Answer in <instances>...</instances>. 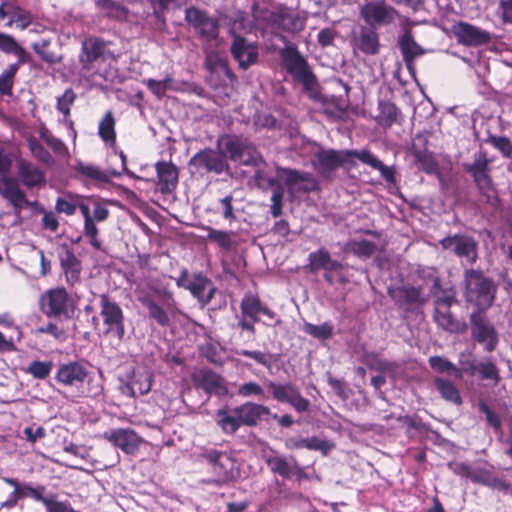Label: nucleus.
I'll return each instance as SVG.
<instances>
[{"label":"nucleus","instance_id":"4","mask_svg":"<svg viewBox=\"0 0 512 512\" xmlns=\"http://www.w3.org/2000/svg\"><path fill=\"white\" fill-rule=\"evenodd\" d=\"M465 285L466 300L475 304L477 310H486L492 305L496 287L491 279L485 277L480 271L466 270Z\"/></svg>","mask_w":512,"mask_h":512},{"label":"nucleus","instance_id":"63","mask_svg":"<svg viewBox=\"0 0 512 512\" xmlns=\"http://www.w3.org/2000/svg\"><path fill=\"white\" fill-rule=\"evenodd\" d=\"M490 143L497 148L503 156L512 159V143L506 137H490Z\"/></svg>","mask_w":512,"mask_h":512},{"label":"nucleus","instance_id":"20","mask_svg":"<svg viewBox=\"0 0 512 512\" xmlns=\"http://www.w3.org/2000/svg\"><path fill=\"white\" fill-rule=\"evenodd\" d=\"M453 32L459 43L478 46L490 41V33L465 22L454 25Z\"/></svg>","mask_w":512,"mask_h":512},{"label":"nucleus","instance_id":"25","mask_svg":"<svg viewBox=\"0 0 512 512\" xmlns=\"http://www.w3.org/2000/svg\"><path fill=\"white\" fill-rule=\"evenodd\" d=\"M388 292L392 300L399 306L421 305L426 301L419 287L404 285L390 288Z\"/></svg>","mask_w":512,"mask_h":512},{"label":"nucleus","instance_id":"9","mask_svg":"<svg viewBox=\"0 0 512 512\" xmlns=\"http://www.w3.org/2000/svg\"><path fill=\"white\" fill-rule=\"evenodd\" d=\"M185 20L194 29L199 39L213 41L218 38L219 19L211 16L207 11L194 6L189 7L185 10Z\"/></svg>","mask_w":512,"mask_h":512},{"label":"nucleus","instance_id":"45","mask_svg":"<svg viewBox=\"0 0 512 512\" xmlns=\"http://www.w3.org/2000/svg\"><path fill=\"white\" fill-rule=\"evenodd\" d=\"M115 119L111 111H107L99 123V136L105 142L115 143Z\"/></svg>","mask_w":512,"mask_h":512},{"label":"nucleus","instance_id":"29","mask_svg":"<svg viewBox=\"0 0 512 512\" xmlns=\"http://www.w3.org/2000/svg\"><path fill=\"white\" fill-rule=\"evenodd\" d=\"M489 160L483 152H479L471 164H465L466 170L474 178L479 189H488L490 186V178L488 176Z\"/></svg>","mask_w":512,"mask_h":512},{"label":"nucleus","instance_id":"12","mask_svg":"<svg viewBox=\"0 0 512 512\" xmlns=\"http://www.w3.org/2000/svg\"><path fill=\"white\" fill-rule=\"evenodd\" d=\"M440 245L467 264L475 263L478 258L477 242L470 236L461 234L447 236L440 240Z\"/></svg>","mask_w":512,"mask_h":512},{"label":"nucleus","instance_id":"17","mask_svg":"<svg viewBox=\"0 0 512 512\" xmlns=\"http://www.w3.org/2000/svg\"><path fill=\"white\" fill-rule=\"evenodd\" d=\"M104 438L126 454L135 453L142 442V438L130 428L111 429L104 433Z\"/></svg>","mask_w":512,"mask_h":512},{"label":"nucleus","instance_id":"40","mask_svg":"<svg viewBox=\"0 0 512 512\" xmlns=\"http://www.w3.org/2000/svg\"><path fill=\"white\" fill-rule=\"evenodd\" d=\"M434 383L443 399L455 405H460L462 403L459 390L451 381L443 378H436Z\"/></svg>","mask_w":512,"mask_h":512},{"label":"nucleus","instance_id":"11","mask_svg":"<svg viewBox=\"0 0 512 512\" xmlns=\"http://www.w3.org/2000/svg\"><path fill=\"white\" fill-rule=\"evenodd\" d=\"M359 13L361 18L372 28L390 25L398 15L397 10L384 1L367 2L361 6Z\"/></svg>","mask_w":512,"mask_h":512},{"label":"nucleus","instance_id":"41","mask_svg":"<svg viewBox=\"0 0 512 512\" xmlns=\"http://www.w3.org/2000/svg\"><path fill=\"white\" fill-rule=\"evenodd\" d=\"M263 304L261 300L252 294H247L243 297L240 308L243 316L250 318L253 322H257L258 314L262 310Z\"/></svg>","mask_w":512,"mask_h":512},{"label":"nucleus","instance_id":"21","mask_svg":"<svg viewBox=\"0 0 512 512\" xmlns=\"http://www.w3.org/2000/svg\"><path fill=\"white\" fill-rule=\"evenodd\" d=\"M351 43L354 48L367 55H375L379 52V35L375 28L362 26L355 32Z\"/></svg>","mask_w":512,"mask_h":512},{"label":"nucleus","instance_id":"33","mask_svg":"<svg viewBox=\"0 0 512 512\" xmlns=\"http://www.w3.org/2000/svg\"><path fill=\"white\" fill-rule=\"evenodd\" d=\"M308 260L312 272L320 269L327 272H335L342 269V264L338 260L332 259L329 252L324 249L310 253Z\"/></svg>","mask_w":512,"mask_h":512},{"label":"nucleus","instance_id":"3","mask_svg":"<svg viewBox=\"0 0 512 512\" xmlns=\"http://www.w3.org/2000/svg\"><path fill=\"white\" fill-rule=\"evenodd\" d=\"M55 380L65 392L75 398L97 397L103 390L102 385L94 383V376L88 365L79 361L60 364Z\"/></svg>","mask_w":512,"mask_h":512},{"label":"nucleus","instance_id":"15","mask_svg":"<svg viewBox=\"0 0 512 512\" xmlns=\"http://www.w3.org/2000/svg\"><path fill=\"white\" fill-rule=\"evenodd\" d=\"M225 151L232 161L243 165H257L261 161L256 148L246 139L236 137L227 139Z\"/></svg>","mask_w":512,"mask_h":512},{"label":"nucleus","instance_id":"5","mask_svg":"<svg viewBox=\"0 0 512 512\" xmlns=\"http://www.w3.org/2000/svg\"><path fill=\"white\" fill-rule=\"evenodd\" d=\"M200 456L212 468L215 479L211 480V483L223 486L235 482L240 477L236 461L229 453L216 449H205Z\"/></svg>","mask_w":512,"mask_h":512},{"label":"nucleus","instance_id":"22","mask_svg":"<svg viewBox=\"0 0 512 512\" xmlns=\"http://www.w3.org/2000/svg\"><path fill=\"white\" fill-rule=\"evenodd\" d=\"M398 44L407 69L414 75V59L423 55L425 50L414 40L410 30H406L404 34L399 37Z\"/></svg>","mask_w":512,"mask_h":512},{"label":"nucleus","instance_id":"26","mask_svg":"<svg viewBox=\"0 0 512 512\" xmlns=\"http://www.w3.org/2000/svg\"><path fill=\"white\" fill-rule=\"evenodd\" d=\"M18 176L27 188L41 189L45 184L44 173L35 165L25 160L17 162Z\"/></svg>","mask_w":512,"mask_h":512},{"label":"nucleus","instance_id":"55","mask_svg":"<svg viewBox=\"0 0 512 512\" xmlns=\"http://www.w3.org/2000/svg\"><path fill=\"white\" fill-rule=\"evenodd\" d=\"M78 171L86 177L99 183H106L109 179L106 173L94 166L79 164Z\"/></svg>","mask_w":512,"mask_h":512},{"label":"nucleus","instance_id":"35","mask_svg":"<svg viewBox=\"0 0 512 512\" xmlns=\"http://www.w3.org/2000/svg\"><path fill=\"white\" fill-rule=\"evenodd\" d=\"M400 114V110L394 103L382 100L378 103V113L375 116V121L378 125L387 129L398 121Z\"/></svg>","mask_w":512,"mask_h":512},{"label":"nucleus","instance_id":"37","mask_svg":"<svg viewBox=\"0 0 512 512\" xmlns=\"http://www.w3.org/2000/svg\"><path fill=\"white\" fill-rule=\"evenodd\" d=\"M472 481L499 491H507L509 488L508 483L484 468H475Z\"/></svg>","mask_w":512,"mask_h":512},{"label":"nucleus","instance_id":"23","mask_svg":"<svg viewBox=\"0 0 512 512\" xmlns=\"http://www.w3.org/2000/svg\"><path fill=\"white\" fill-rule=\"evenodd\" d=\"M61 268L65 274L66 281L74 285L80 281L82 271L81 261L76 257L71 249L66 245L62 246L59 253Z\"/></svg>","mask_w":512,"mask_h":512},{"label":"nucleus","instance_id":"2","mask_svg":"<svg viewBox=\"0 0 512 512\" xmlns=\"http://www.w3.org/2000/svg\"><path fill=\"white\" fill-rule=\"evenodd\" d=\"M284 67L293 79L302 85L303 92L315 103L319 104L323 112L333 116L335 108L345 112L349 104L335 96L326 97L320 91V84L311 70L306 59L295 48H287L282 52Z\"/></svg>","mask_w":512,"mask_h":512},{"label":"nucleus","instance_id":"28","mask_svg":"<svg viewBox=\"0 0 512 512\" xmlns=\"http://www.w3.org/2000/svg\"><path fill=\"white\" fill-rule=\"evenodd\" d=\"M170 300L172 298L168 295L164 307H162L149 295L140 298V302L148 310L149 316L162 327H167L170 324L169 312L172 307Z\"/></svg>","mask_w":512,"mask_h":512},{"label":"nucleus","instance_id":"24","mask_svg":"<svg viewBox=\"0 0 512 512\" xmlns=\"http://www.w3.org/2000/svg\"><path fill=\"white\" fill-rule=\"evenodd\" d=\"M235 412L242 425L248 427L256 426L261 419L270 415L268 407L254 402H245L235 407Z\"/></svg>","mask_w":512,"mask_h":512},{"label":"nucleus","instance_id":"13","mask_svg":"<svg viewBox=\"0 0 512 512\" xmlns=\"http://www.w3.org/2000/svg\"><path fill=\"white\" fill-rule=\"evenodd\" d=\"M266 387L271 391L273 399L290 404L297 412L302 413L309 409V400L302 397L298 388L293 384L276 383L269 380Z\"/></svg>","mask_w":512,"mask_h":512},{"label":"nucleus","instance_id":"43","mask_svg":"<svg viewBox=\"0 0 512 512\" xmlns=\"http://www.w3.org/2000/svg\"><path fill=\"white\" fill-rule=\"evenodd\" d=\"M349 154V170L355 167V159L359 160L365 165L370 166L372 169H375L377 166H380V160L375 157L368 149L362 150H347Z\"/></svg>","mask_w":512,"mask_h":512},{"label":"nucleus","instance_id":"31","mask_svg":"<svg viewBox=\"0 0 512 512\" xmlns=\"http://www.w3.org/2000/svg\"><path fill=\"white\" fill-rule=\"evenodd\" d=\"M107 48L105 41L99 38H89L82 44L80 62L83 68L89 69L90 64L103 57Z\"/></svg>","mask_w":512,"mask_h":512},{"label":"nucleus","instance_id":"8","mask_svg":"<svg viewBox=\"0 0 512 512\" xmlns=\"http://www.w3.org/2000/svg\"><path fill=\"white\" fill-rule=\"evenodd\" d=\"M100 315L105 326L104 334L122 341L125 330V317L120 305L107 294L99 296Z\"/></svg>","mask_w":512,"mask_h":512},{"label":"nucleus","instance_id":"1","mask_svg":"<svg viewBox=\"0 0 512 512\" xmlns=\"http://www.w3.org/2000/svg\"><path fill=\"white\" fill-rule=\"evenodd\" d=\"M284 67L293 79L302 85L303 92L315 103L319 104L323 112L333 116L335 108L345 112L349 104L335 96L326 97L320 91V84L311 70L306 59L295 48H287L282 52Z\"/></svg>","mask_w":512,"mask_h":512},{"label":"nucleus","instance_id":"49","mask_svg":"<svg viewBox=\"0 0 512 512\" xmlns=\"http://www.w3.org/2000/svg\"><path fill=\"white\" fill-rule=\"evenodd\" d=\"M11 167V160L3 155L0 157V192H20L14 188L13 182L7 177Z\"/></svg>","mask_w":512,"mask_h":512},{"label":"nucleus","instance_id":"62","mask_svg":"<svg viewBox=\"0 0 512 512\" xmlns=\"http://www.w3.org/2000/svg\"><path fill=\"white\" fill-rule=\"evenodd\" d=\"M153 8L154 14L160 17L171 4L177 6L186 4L188 0H148Z\"/></svg>","mask_w":512,"mask_h":512},{"label":"nucleus","instance_id":"6","mask_svg":"<svg viewBox=\"0 0 512 512\" xmlns=\"http://www.w3.org/2000/svg\"><path fill=\"white\" fill-rule=\"evenodd\" d=\"M40 310L48 317L69 319L73 316L75 303L65 288L57 287L44 292L39 300Z\"/></svg>","mask_w":512,"mask_h":512},{"label":"nucleus","instance_id":"57","mask_svg":"<svg viewBox=\"0 0 512 512\" xmlns=\"http://www.w3.org/2000/svg\"><path fill=\"white\" fill-rule=\"evenodd\" d=\"M237 394L241 397L258 396L265 398L263 388L256 382H246L239 386Z\"/></svg>","mask_w":512,"mask_h":512},{"label":"nucleus","instance_id":"16","mask_svg":"<svg viewBox=\"0 0 512 512\" xmlns=\"http://www.w3.org/2000/svg\"><path fill=\"white\" fill-rule=\"evenodd\" d=\"M152 386V373L144 367L134 369L127 380H120V391L123 395L136 397L147 394Z\"/></svg>","mask_w":512,"mask_h":512},{"label":"nucleus","instance_id":"34","mask_svg":"<svg viewBox=\"0 0 512 512\" xmlns=\"http://www.w3.org/2000/svg\"><path fill=\"white\" fill-rule=\"evenodd\" d=\"M216 423L225 434H234L242 425L234 408L224 407L216 412Z\"/></svg>","mask_w":512,"mask_h":512},{"label":"nucleus","instance_id":"39","mask_svg":"<svg viewBox=\"0 0 512 512\" xmlns=\"http://www.w3.org/2000/svg\"><path fill=\"white\" fill-rule=\"evenodd\" d=\"M411 154L414 157V163L427 173H435L437 171V164L433 160L431 153L426 149L418 148L414 143L411 147Z\"/></svg>","mask_w":512,"mask_h":512},{"label":"nucleus","instance_id":"61","mask_svg":"<svg viewBox=\"0 0 512 512\" xmlns=\"http://www.w3.org/2000/svg\"><path fill=\"white\" fill-rule=\"evenodd\" d=\"M75 97L72 89H67L61 97H58L57 108L65 117L70 114V105L74 102Z\"/></svg>","mask_w":512,"mask_h":512},{"label":"nucleus","instance_id":"14","mask_svg":"<svg viewBox=\"0 0 512 512\" xmlns=\"http://www.w3.org/2000/svg\"><path fill=\"white\" fill-rule=\"evenodd\" d=\"M349 154L347 150L321 149L314 154L313 165L323 174H329L338 168L349 170Z\"/></svg>","mask_w":512,"mask_h":512},{"label":"nucleus","instance_id":"50","mask_svg":"<svg viewBox=\"0 0 512 512\" xmlns=\"http://www.w3.org/2000/svg\"><path fill=\"white\" fill-rule=\"evenodd\" d=\"M303 331L308 335L313 336L314 338L326 340L332 336L333 326L328 322H325L321 325L305 323L303 325Z\"/></svg>","mask_w":512,"mask_h":512},{"label":"nucleus","instance_id":"64","mask_svg":"<svg viewBox=\"0 0 512 512\" xmlns=\"http://www.w3.org/2000/svg\"><path fill=\"white\" fill-rule=\"evenodd\" d=\"M306 449L321 451L323 454H327L328 451L332 448V445L326 441L322 440L318 437L306 438Z\"/></svg>","mask_w":512,"mask_h":512},{"label":"nucleus","instance_id":"59","mask_svg":"<svg viewBox=\"0 0 512 512\" xmlns=\"http://www.w3.org/2000/svg\"><path fill=\"white\" fill-rule=\"evenodd\" d=\"M172 84V78L166 77L163 80L148 79L146 81L147 87L158 97L165 94L166 90L170 88Z\"/></svg>","mask_w":512,"mask_h":512},{"label":"nucleus","instance_id":"56","mask_svg":"<svg viewBox=\"0 0 512 512\" xmlns=\"http://www.w3.org/2000/svg\"><path fill=\"white\" fill-rule=\"evenodd\" d=\"M280 25L289 32H299L304 29V21L297 16L289 14L281 15Z\"/></svg>","mask_w":512,"mask_h":512},{"label":"nucleus","instance_id":"54","mask_svg":"<svg viewBox=\"0 0 512 512\" xmlns=\"http://www.w3.org/2000/svg\"><path fill=\"white\" fill-rule=\"evenodd\" d=\"M18 70V64H11L1 75H0V93L11 94L13 86V78Z\"/></svg>","mask_w":512,"mask_h":512},{"label":"nucleus","instance_id":"53","mask_svg":"<svg viewBox=\"0 0 512 512\" xmlns=\"http://www.w3.org/2000/svg\"><path fill=\"white\" fill-rule=\"evenodd\" d=\"M51 370H52L51 362H44V361L36 360L29 364V366L26 369V372L35 378L45 379L46 377L49 376Z\"/></svg>","mask_w":512,"mask_h":512},{"label":"nucleus","instance_id":"10","mask_svg":"<svg viewBox=\"0 0 512 512\" xmlns=\"http://www.w3.org/2000/svg\"><path fill=\"white\" fill-rule=\"evenodd\" d=\"M484 311L476 310L470 315L471 334L474 340L484 345L486 351L491 352L497 346L498 334Z\"/></svg>","mask_w":512,"mask_h":512},{"label":"nucleus","instance_id":"44","mask_svg":"<svg viewBox=\"0 0 512 512\" xmlns=\"http://www.w3.org/2000/svg\"><path fill=\"white\" fill-rule=\"evenodd\" d=\"M428 361L431 368L436 372L448 373L449 375H454L456 378L462 377L461 370L444 357L431 356Z\"/></svg>","mask_w":512,"mask_h":512},{"label":"nucleus","instance_id":"58","mask_svg":"<svg viewBox=\"0 0 512 512\" xmlns=\"http://www.w3.org/2000/svg\"><path fill=\"white\" fill-rule=\"evenodd\" d=\"M2 481L13 487V490L18 495L19 499L24 497H30L32 492V486L28 483H19L18 480L14 478L3 477Z\"/></svg>","mask_w":512,"mask_h":512},{"label":"nucleus","instance_id":"46","mask_svg":"<svg viewBox=\"0 0 512 512\" xmlns=\"http://www.w3.org/2000/svg\"><path fill=\"white\" fill-rule=\"evenodd\" d=\"M251 14L258 25L274 23L277 18L276 14L267 6L256 2L251 7Z\"/></svg>","mask_w":512,"mask_h":512},{"label":"nucleus","instance_id":"19","mask_svg":"<svg viewBox=\"0 0 512 512\" xmlns=\"http://www.w3.org/2000/svg\"><path fill=\"white\" fill-rule=\"evenodd\" d=\"M230 51L243 70L248 69L258 60V47L242 36L235 35L233 37Z\"/></svg>","mask_w":512,"mask_h":512},{"label":"nucleus","instance_id":"30","mask_svg":"<svg viewBox=\"0 0 512 512\" xmlns=\"http://www.w3.org/2000/svg\"><path fill=\"white\" fill-rule=\"evenodd\" d=\"M187 289L203 306L207 305L212 300L216 290L211 281L201 274L195 275L193 279L189 281Z\"/></svg>","mask_w":512,"mask_h":512},{"label":"nucleus","instance_id":"38","mask_svg":"<svg viewBox=\"0 0 512 512\" xmlns=\"http://www.w3.org/2000/svg\"><path fill=\"white\" fill-rule=\"evenodd\" d=\"M434 320L446 331L459 333L464 330V325L452 316L450 308H435Z\"/></svg>","mask_w":512,"mask_h":512},{"label":"nucleus","instance_id":"32","mask_svg":"<svg viewBox=\"0 0 512 512\" xmlns=\"http://www.w3.org/2000/svg\"><path fill=\"white\" fill-rule=\"evenodd\" d=\"M156 171L159 179L161 192H172L178 182V169L171 162H158Z\"/></svg>","mask_w":512,"mask_h":512},{"label":"nucleus","instance_id":"48","mask_svg":"<svg viewBox=\"0 0 512 512\" xmlns=\"http://www.w3.org/2000/svg\"><path fill=\"white\" fill-rule=\"evenodd\" d=\"M346 249L359 257H370L376 251V245L368 240H351L346 244Z\"/></svg>","mask_w":512,"mask_h":512},{"label":"nucleus","instance_id":"7","mask_svg":"<svg viewBox=\"0 0 512 512\" xmlns=\"http://www.w3.org/2000/svg\"><path fill=\"white\" fill-rule=\"evenodd\" d=\"M277 179L267 177L265 175H259L258 182L259 187L262 189H271L273 192L281 190V184H285L289 190H293L298 184H304L299 189L305 191L314 189L316 183L309 173H302L297 170L278 168L276 172Z\"/></svg>","mask_w":512,"mask_h":512},{"label":"nucleus","instance_id":"27","mask_svg":"<svg viewBox=\"0 0 512 512\" xmlns=\"http://www.w3.org/2000/svg\"><path fill=\"white\" fill-rule=\"evenodd\" d=\"M196 385L202 388L206 393H215L223 395L226 393L224 381L220 375L210 369H201L194 376Z\"/></svg>","mask_w":512,"mask_h":512},{"label":"nucleus","instance_id":"42","mask_svg":"<svg viewBox=\"0 0 512 512\" xmlns=\"http://www.w3.org/2000/svg\"><path fill=\"white\" fill-rule=\"evenodd\" d=\"M96 5L107 17L116 20H124L127 18L128 10L124 6L112 0H99L97 1Z\"/></svg>","mask_w":512,"mask_h":512},{"label":"nucleus","instance_id":"36","mask_svg":"<svg viewBox=\"0 0 512 512\" xmlns=\"http://www.w3.org/2000/svg\"><path fill=\"white\" fill-rule=\"evenodd\" d=\"M271 471L279 474L284 478H291L294 465L297 460L293 457H284L280 455H272L266 459Z\"/></svg>","mask_w":512,"mask_h":512},{"label":"nucleus","instance_id":"52","mask_svg":"<svg viewBox=\"0 0 512 512\" xmlns=\"http://www.w3.org/2000/svg\"><path fill=\"white\" fill-rule=\"evenodd\" d=\"M478 374L484 380H491L494 384H497L500 380L499 371L496 365L488 360L478 363Z\"/></svg>","mask_w":512,"mask_h":512},{"label":"nucleus","instance_id":"51","mask_svg":"<svg viewBox=\"0 0 512 512\" xmlns=\"http://www.w3.org/2000/svg\"><path fill=\"white\" fill-rule=\"evenodd\" d=\"M207 239L215 242L223 249H230L232 246L231 232L206 227Z\"/></svg>","mask_w":512,"mask_h":512},{"label":"nucleus","instance_id":"18","mask_svg":"<svg viewBox=\"0 0 512 512\" xmlns=\"http://www.w3.org/2000/svg\"><path fill=\"white\" fill-rule=\"evenodd\" d=\"M189 165L197 169L203 168L208 172L222 173L228 169L226 155L220 151L205 149L195 154Z\"/></svg>","mask_w":512,"mask_h":512},{"label":"nucleus","instance_id":"60","mask_svg":"<svg viewBox=\"0 0 512 512\" xmlns=\"http://www.w3.org/2000/svg\"><path fill=\"white\" fill-rule=\"evenodd\" d=\"M29 148L32 154L40 161L46 164L53 163L50 153L36 140L29 141Z\"/></svg>","mask_w":512,"mask_h":512},{"label":"nucleus","instance_id":"47","mask_svg":"<svg viewBox=\"0 0 512 512\" xmlns=\"http://www.w3.org/2000/svg\"><path fill=\"white\" fill-rule=\"evenodd\" d=\"M0 50L5 53H13L21 61H25V56L27 52L24 48L17 44L15 39L8 35L0 32Z\"/></svg>","mask_w":512,"mask_h":512}]
</instances>
